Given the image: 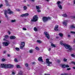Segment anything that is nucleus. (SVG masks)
I'll list each match as a JSON object with an SVG mask.
<instances>
[{
    "label": "nucleus",
    "instance_id": "obj_1",
    "mask_svg": "<svg viewBox=\"0 0 75 75\" xmlns=\"http://www.w3.org/2000/svg\"><path fill=\"white\" fill-rule=\"evenodd\" d=\"M13 67V65L11 64H1L0 65V68H12Z\"/></svg>",
    "mask_w": 75,
    "mask_h": 75
},
{
    "label": "nucleus",
    "instance_id": "obj_2",
    "mask_svg": "<svg viewBox=\"0 0 75 75\" xmlns=\"http://www.w3.org/2000/svg\"><path fill=\"white\" fill-rule=\"evenodd\" d=\"M7 13H8L9 14H13V11H11L10 8H8L7 9V11L6 10H5L4 11V15L6 17L8 18V16H7Z\"/></svg>",
    "mask_w": 75,
    "mask_h": 75
},
{
    "label": "nucleus",
    "instance_id": "obj_3",
    "mask_svg": "<svg viewBox=\"0 0 75 75\" xmlns=\"http://www.w3.org/2000/svg\"><path fill=\"white\" fill-rule=\"evenodd\" d=\"M38 20V16L37 15H35L34 16L33 19H31V21L33 22H35Z\"/></svg>",
    "mask_w": 75,
    "mask_h": 75
},
{
    "label": "nucleus",
    "instance_id": "obj_4",
    "mask_svg": "<svg viewBox=\"0 0 75 75\" xmlns=\"http://www.w3.org/2000/svg\"><path fill=\"white\" fill-rule=\"evenodd\" d=\"M7 42H2L3 45L4 46H8V44H9V42H8V40H7Z\"/></svg>",
    "mask_w": 75,
    "mask_h": 75
},
{
    "label": "nucleus",
    "instance_id": "obj_5",
    "mask_svg": "<svg viewBox=\"0 0 75 75\" xmlns=\"http://www.w3.org/2000/svg\"><path fill=\"white\" fill-rule=\"evenodd\" d=\"M46 63H47V64H48L47 65V66L50 67V64H52V62H51L49 61H50V59H46Z\"/></svg>",
    "mask_w": 75,
    "mask_h": 75
},
{
    "label": "nucleus",
    "instance_id": "obj_6",
    "mask_svg": "<svg viewBox=\"0 0 75 75\" xmlns=\"http://www.w3.org/2000/svg\"><path fill=\"white\" fill-rule=\"evenodd\" d=\"M44 34H45L46 37L48 39H49L50 38V35L48 34V32H45L44 33Z\"/></svg>",
    "mask_w": 75,
    "mask_h": 75
},
{
    "label": "nucleus",
    "instance_id": "obj_7",
    "mask_svg": "<svg viewBox=\"0 0 75 75\" xmlns=\"http://www.w3.org/2000/svg\"><path fill=\"white\" fill-rule=\"evenodd\" d=\"M64 47L66 48H67V49L69 48H71V46L70 45L66 44H65V45H64Z\"/></svg>",
    "mask_w": 75,
    "mask_h": 75
},
{
    "label": "nucleus",
    "instance_id": "obj_8",
    "mask_svg": "<svg viewBox=\"0 0 75 75\" xmlns=\"http://www.w3.org/2000/svg\"><path fill=\"white\" fill-rule=\"evenodd\" d=\"M42 20L43 22L45 23V22H46V21H47V17H44L43 18Z\"/></svg>",
    "mask_w": 75,
    "mask_h": 75
},
{
    "label": "nucleus",
    "instance_id": "obj_9",
    "mask_svg": "<svg viewBox=\"0 0 75 75\" xmlns=\"http://www.w3.org/2000/svg\"><path fill=\"white\" fill-rule=\"evenodd\" d=\"M54 29L55 31H58V25H56Z\"/></svg>",
    "mask_w": 75,
    "mask_h": 75
},
{
    "label": "nucleus",
    "instance_id": "obj_10",
    "mask_svg": "<svg viewBox=\"0 0 75 75\" xmlns=\"http://www.w3.org/2000/svg\"><path fill=\"white\" fill-rule=\"evenodd\" d=\"M67 21H65L63 22V24L64 26H67Z\"/></svg>",
    "mask_w": 75,
    "mask_h": 75
},
{
    "label": "nucleus",
    "instance_id": "obj_11",
    "mask_svg": "<svg viewBox=\"0 0 75 75\" xmlns=\"http://www.w3.org/2000/svg\"><path fill=\"white\" fill-rule=\"evenodd\" d=\"M16 38V36H11L10 37L11 40H14Z\"/></svg>",
    "mask_w": 75,
    "mask_h": 75
},
{
    "label": "nucleus",
    "instance_id": "obj_12",
    "mask_svg": "<svg viewBox=\"0 0 75 75\" xmlns=\"http://www.w3.org/2000/svg\"><path fill=\"white\" fill-rule=\"evenodd\" d=\"M38 60L39 61H41V62H43V60H42V57H39L38 58Z\"/></svg>",
    "mask_w": 75,
    "mask_h": 75
},
{
    "label": "nucleus",
    "instance_id": "obj_13",
    "mask_svg": "<svg viewBox=\"0 0 75 75\" xmlns=\"http://www.w3.org/2000/svg\"><path fill=\"white\" fill-rule=\"evenodd\" d=\"M60 44H61V45H64V46L65 44L63 43V41L61 40L60 41Z\"/></svg>",
    "mask_w": 75,
    "mask_h": 75
},
{
    "label": "nucleus",
    "instance_id": "obj_14",
    "mask_svg": "<svg viewBox=\"0 0 75 75\" xmlns=\"http://www.w3.org/2000/svg\"><path fill=\"white\" fill-rule=\"evenodd\" d=\"M23 73V71H20L19 72V74L17 75H22Z\"/></svg>",
    "mask_w": 75,
    "mask_h": 75
},
{
    "label": "nucleus",
    "instance_id": "obj_15",
    "mask_svg": "<svg viewBox=\"0 0 75 75\" xmlns=\"http://www.w3.org/2000/svg\"><path fill=\"white\" fill-rule=\"evenodd\" d=\"M70 28H75V26L74 25H71L70 26Z\"/></svg>",
    "mask_w": 75,
    "mask_h": 75
},
{
    "label": "nucleus",
    "instance_id": "obj_16",
    "mask_svg": "<svg viewBox=\"0 0 75 75\" xmlns=\"http://www.w3.org/2000/svg\"><path fill=\"white\" fill-rule=\"evenodd\" d=\"M21 45L22 46H23V45L24 46V47L25 46V43L24 42H21Z\"/></svg>",
    "mask_w": 75,
    "mask_h": 75
},
{
    "label": "nucleus",
    "instance_id": "obj_17",
    "mask_svg": "<svg viewBox=\"0 0 75 75\" xmlns=\"http://www.w3.org/2000/svg\"><path fill=\"white\" fill-rule=\"evenodd\" d=\"M33 51H34V50L33 49H31L29 50V52L30 53H33Z\"/></svg>",
    "mask_w": 75,
    "mask_h": 75
},
{
    "label": "nucleus",
    "instance_id": "obj_18",
    "mask_svg": "<svg viewBox=\"0 0 75 75\" xmlns=\"http://www.w3.org/2000/svg\"><path fill=\"white\" fill-rule=\"evenodd\" d=\"M58 7H59V8L60 9H62V6L61 5H58Z\"/></svg>",
    "mask_w": 75,
    "mask_h": 75
},
{
    "label": "nucleus",
    "instance_id": "obj_19",
    "mask_svg": "<svg viewBox=\"0 0 75 75\" xmlns=\"http://www.w3.org/2000/svg\"><path fill=\"white\" fill-rule=\"evenodd\" d=\"M62 16H63V17H67V15L65 13L62 15Z\"/></svg>",
    "mask_w": 75,
    "mask_h": 75
},
{
    "label": "nucleus",
    "instance_id": "obj_20",
    "mask_svg": "<svg viewBox=\"0 0 75 75\" xmlns=\"http://www.w3.org/2000/svg\"><path fill=\"white\" fill-rule=\"evenodd\" d=\"M16 21V20H13V19L11 20V23H14Z\"/></svg>",
    "mask_w": 75,
    "mask_h": 75
},
{
    "label": "nucleus",
    "instance_id": "obj_21",
    "mask_svg": "<svg viewBox=\"0 0 75 75\" xmlns=\"http://www.w3.org/2000/svg\"><path fill=\"white\" fill-rule=\"evenodd\" d=\"M5 1L6 6H8V1L7 0H5Z\"/></svg>",
    "mask_w": 75,
    "mask_h": 75
},
{
    "label": "nucleus",
    "instance_id": "obj_22",
    "mask_svg": "<svg viewBox=\"0 0 75 75\" xmlns=\"http://www.w3.org/2000/svg\"><path fill=\"white\" fill-rule=\"evenodd\" d=\"M36 9H37L38 10H39L40 9V6H36Z\"/></svg>",
    "mask_w": 75,
    "mask_h": 75
},
{
    "label": "nucleus",
    "instance_id": "obj_23",
    "mask_svg": "<svg viewBox=\"0 0 75 75\" xmlns=\"http://www.w3.org/2000/svg\"><path fill=\"white\" fill-rule=\"evenodd\" d=\"M24 46H20V49H21V50H23V47H24Z\"/></svg>",
    "mask_w": 75,
    "mask_h": 75
},
{
    "label": "nucleus",
    "instance_id": "obj_24",
    "mask_svg": "<svg viewBox=\"0 0 75 75\" xmlns=\"http://www.w3.org/2000/svg\"><path fill=\"white\" fill-rule=\"evenodd\" d=\"M62 68H65V64H63L62 65Z\"/></svg>",
    "mask_w": 75,
    "mask_h": 75
},
{
    "label": "nucleus",
    "instance_id": "obj_25",
    "mask_svg": "<svg viewBox=\"0 0 75 75\" xmlns=\"http://www.w3.org/2000/svg\"><path fill=\"white\" fill-rule=\"evenodd\" d=\"M59 35L61 37H62L63 36V34H62V33H60L59 34Z\"/></svg>",
    "mask_w": 75,
    "mask_h": 75
},
{
    "label": "nucleus",
    "instance_id": "obj_26",
    "mask_svg": "<svg viewBox=\"0 0 75 75\" xmlns=\"http://www.w3.org/2000/svg\"><path fill=\"white\" fill-rule=\"evenodd\" d=\"M57 4H58V5H60V4H61V2L59 1L57 2Z\"/></svg>",
    "mask_w": 75,
    "mask_h": 75
},
{
    "label": "nucleus",
    "instance_id": "obj_27",
    "mask_svg": "<svg viewBox=\"0 0 75 75\" xmlns=\"http://www.w3.org/2000/svg\"><path fill=\"white\" fill-rule=\"evenodd\" d=\"M25 16H29V14L28 13H26L24 14Z\"/></svg>",
    "mask_w": 75,
    "mask_h": 75
},
{
    "label": "nucleus",
    "instance_id": "obj_28",
    "mask_svg": "<svg viewBox=\"0 0 75 75\" xmlns=\"http://www.w3.org/2000/svg\"><path fill=\"white\" fill-rule=\"evenodd\" d=\"M12 72L13 75H15V74H16V72H14V71H12Z\"/></svg>",
    "mask_w": 75,
    "mask_h": 75
},
{
    "label": "nucleus",
    "instance_id": "obj_29",
    "mask_svg": "<svg viewBox=\"0 0 75 75\" xmlns=\"http://www.w3.org/2000/svg\"><path fill=\"white\" fill-rule=\"evenodd\" d=\"M8 38V36L7 35H6L5 36V38H6V39H7V38Z\"/></svg>",
    "mask_w": 75,
    "mask_h": 75
},
{
    "label": "nucleus",
    "instance_id": "obj_30",
    "mask_svg": "<svg viewBox=\"0 0 75 75\" xmlns=\"http://www.w3.org/2000/svg\"><path fill=\"white\" fill-rule=\"evenodd\" d=\"M51 46H53V47H56L55 45H54V44H52V43L51 44Z\"/></svg>",
    "mask_w": 75,
    "mask_h": 75
},
{
    "label": "nucleus",
    "instance_id": "obj_31",
    "mask_svg": "<svg viewBox=\"0 0 75 75\" xmlns=\"http://www.w3.org/2000/svg\"><path fill=\"white\" fill-rule=\"evenodd\" d=\"M69 49V50H68V51H71V50H72V48L71 47H70L69 48H68Z\"/></svg>",
    "mask_w": 75,
    "mask_h": 75
},
{
    "label": "nucleus",
    "instance_id": "obj_32",
    "mask_svg": "<svg viewBox=\"0 0 75 75\" xmlns=\"http://www.w3.org/2000/svg\"><path fill=\"white\" fill-rule=\"evenodd\" d=\"M37 42H38L39 43H41V41L40 40H37Z\"/></svg>",
    "mask_w": 75,
    "mask_h": 75
},
{
    "label": "nucleus",
    "instance_id": "obj_33",
    "mask_svg": "<svg viewBox=\"0 0 75 75\" xmlns=\"http://www.w3.org/2000/svg\"><path fill=\"white\" fill-rule=\"evenodd\" d=\"M23 8L25 10L27 9V8L26 6H24V7H23Z\"/></svg>",
    "mask_w": 75,
    "mask_h": 75
},
{
    "label": "nucleus",
    "instance_id": "obj_34",
    "mask_svg": "<svg viewBox=\"0 0 75 75\" xmlns=\"http://www.w3.org/2000/svg\"><path fill=\"white\" fill-rule=\"evenodd\" d=\"M65 68H69V66L68 64L65 65Z\"/></svg>",
    "mask_w": 75,
    "mask_h": 75
},
{
    "label": "nucleus",
    "instance_id": "obj_35",
    "mask_svg": "<svg viewBox=\"0 0 75 75\" xmlns=\"http://www.w3.org/2000/svg\"><path fill=\"white\" fill-rule=\"evenodd\" d=\"M16 50H17V51H19V50H20V49H19V48L18 47H16Z\"/></svg>",
    "mask_w": 75,
    "mask_h": 75
},
{
    "label": "nucleus",
    "instance_id": "obj_36",
    "mask_svg": "<svg viewBox=\"0 0 75 75\" xmlns=\"http://www.w3.org/2000/svg\"><path fill=\"white\" fill-rule=\"evenodd\" d=\"M71 33V34H75V32L74 31H70Z\"/></svg>",
    "mask_w": 75,
    "mask_h": 75
},
{
    "label": "nucleus",
    "instance_id": "obj_37",
    "mask_svg": "<svg viewBox=\"0 0 75 75\" xmlns=\"http://www.w3.org/2000/svg\"><path fill=\"white\" fill-rule=\"evenodd\" d=\"M36 50H40V49H39V48H38V47H36L35 48Z\"/></svg>",
    "mask_w": 75,
    "mask_h": 75
},
{
    "label": "nucleus",
    "instance_id": "obj_38",
    "mask_svg": "<svg viewBox=\"0 0 75 75\" xmlns=\"http://www.w3.org/2000/svg\"><path fill=\"white\" fill-rule=\"evenodd\" d=\"M34 30L35 31H37V29L36 28H34Z\"/></svg>",
    "mask_w": 75,
    "mask_h": 75
},
{
    "label": "nucleus",
    "instance_id": "obj_39",
    "mask_svg": "<svg viewBox=\"0 0 75 75\" xmlns=\"http://www.w3.org/2000/svg\"><path fill=\"white\" fill-rule=\"evenodd\" d=\"M25 66H26V67H28V64H25Z\"/></svg>",
    "mask_w": 75,
    "mask_h": 75
},
{
    "label": "nucleus",
    "instance_id": "obj_40",
    "mask_svg": "<svg viewBox=\"0 0 75 75\" xmlns=\"http://www.w3.org/2000/svg\"><path fill=\"white\" fill-rule=\"evenodd\" d=\"M64 61L65 62H67V59L64 58Z\"/></svg>",
    "mask_w": 75,
    "mask_h": 75
},
{
    "label": "nucleus",
    "instance_id": "obj_41",
    "mask_svg": "<svg viewBox=\"0 0 75 75\" xmlns=\"http://www.w3.org/2000/svg\"><path fill=\"white\" fill-rule=\"evenodd\" d=\"M47 21H48V20H51V18L50 17H47Z\"/></svg>",
    "mask_w": 75,
    "mask_h": 75
},
{
    "label": "nucleus",
    "instance_id": "obj_42",
    "mask_svg": "<svg viewBox=\"0 0 75 75\" xmlns=\"http://www.w3.org/2000/svg\"><path fill=\"white\" fill-rule=\"evenodd\" d=\"M71 57H75V55L73 54H71Z\"/></svg>",
    "mask_w": 75,
    "mask_h": 75
},
{
    "label": "nucleus",
    "instance_id": "obj_43",
    "mask_svg": "<svg viewBox=\"0 0 75 75\" xmlns=\"http://www.w3.org/2000/svg\"><path fill=\"white\" fill-rule=\"evenodd\" d=\"M16 67H17V68H20V65H17L16 66Z\"/></svg>",
    "mask_w": 75,
    "mask_h": 75
},
{
    "label": "nucleus",
    "instance_id": "obj_44",
    "mask_svg": "<svg viewBox=\"0 0 75 75\" xmlns=\"http://www.w3.org/2000/svg\"><path fill=\"white\" fill-rule=\"evenodd\" d=\"M14 61L15 62H17V59H15Z\"/></svg>",
    "mask_w": 75,
    "mask_h": 75
},
{
    "label": "nucleus",
    "instance_id": "obj_45",
    "mask_svg": "<svg viewBox=\"0 0 75 75\" xmlns=\"http://www.w3.org/2000/svg\"><path fill=\"white\" fill-rule=\"evenodd\" d=\"M24 16H25V15L24 14H22L21 15V17H24Z\"/></svg>",
    "mask_w": 75,
    "mask_h": 75
},
{
    "label": "nucleus",
    "instance_id": "obj_46",
    "mask_svg": "<svg viewBox=\"0 0 75 75\" xmlns=\"http://www.w3.org/2000/svg\"><path fill=\"white\" fill-rule=\"evenodd\" d=\"M71 18H75V16H72Z\"/></svg>",
    "mask_w": 75,
    "mask_h": 75
},
{
    "label": "nucleus",
    "instance_id": "obj_47",
    "mask_svg": "<svg viewBox=\"0 0 75 75\" xmlns=\"http://www.w3.org/2000/svg\"><path fill=\"white\" fill-rule=\"evenodd\" d=\"M71 68H69L67 69V71H69V70H71Z\"/></svg>",
    "mask_w": 75,
    "mask_h": 75
},
{
    "label": "nucleus",
    "instance_id": "obj_48",
    "mask_svg": "<svg viewBox=\"0 0 75 75\" xmlns=\"http://www.w3.org/2000/svg\"><path fill=\"white\" fill-rule=\"evenodd\" d=\"M37 11L38 12V13H40V12H41V10H38Z\"/></svg>",
    "mask_w": 75,
    "mask_h": 75
},
{
    "label": "nucleus",
    "instance_id": "obj_49",
    "mask_svg": "<svg viewBox=\"0 0 75 75\" xmlns=\"http://www.w3.org/2000/svg\"><path fill=\"white\" fill-rule=\"evenodd\" d=\"M8 33L9 35H10V34H11V32H10V31H8Z\"/></svg>",
    "mask_w": 75,
    "mask_h": 75
},
{
    "label": "nucleus",
    "instance_id": "obj_50",
    "mask_svg": "<svg viewBox=\"0 0 75 75\" xmlns=\"http://www.w3.org/2000/svg\"><path fill=\"white\" fill-rule=\"evenodd\" d=\"M2 61H5V59L4 58H3L2 59Z\"/></svg>",
    "mask_w": 75,
    "mask_h": 75
},
{
    "label": "nucleus",
    "instance_id": "obj_51",
    "mask_svg": "<svg viewBox=\"0 0 75 75\" xmlns=\"http://www.w3.org/2000/svg\"><path fill=\"white\" fill-rule=\"evenodd\" d=\"M2 6H3V4H1L0 5V8H1Z\"/></svg>",
    "mask_w": 75,
    "mask_h": 75
},
{
    "label": "nucleus",
    "instance_id": "obj_52",
    "mask_svg": "<svg viewBox=\"0 0 75 75\" xmlns=\"http://www.w3.org/2000/svg\"><path fill=\"white\" fill-rule=\"evenodd\" d=\"M72 64H74V65H75V62H72Z\"/></svg>",
    "mask_w": 75,
    "mask_h": 75
},
{
    "label": "nucleus",
    "instance_id": "obj_53",
    "mask_svg": "<svg viewBox=\"0 0 75 75\" xmlns=\"http://www.w3.org/2000/svg\"><path fill=\"white\" fill-rule=\"evenodd\" d=\"M23 30H26L27 29L25 28H23Z\"/></svg>",
    "mask_w": 75,
    "mask_h": 75
},
{
    "label": "nucleus",
    "instance_id": "obj_54",
    "mask_svg": "<svg viewBox=\"0 0 75 75\" xmlns=\"http://www.w3.org/2000/svg\"><path fill=\"white\" fill-rule=\"evenodd\" d=\"M48 51H51V48H49L48 49Z\"/></svg>",
    "mask_w": 75,
    "mask_h": 75
},
{
    "label": "nucleus",
    "instance_id": "obj_55",
    "mask_svg": "<svg viewBox=\"0 0 75 75\" xmlns=\"http://www.w3.org/2000/svg\"><path fill=\"white\" fill-rule=\"evenodd\" d=\"M57 62H61V61H60V60H58L57 61Z\"/></svg>",
    "mask_w": 75,
    "mask_h": 75
},
{
    "label": "nucleus",
    "instance_id": "obj_56",
    "mask_svg": "<svg viewBox=\"0 0 75 75\" xmlns=\"http://www.w3.org/2000/svg\"><path fill=\"white\" fill-rule=\"evenodd\" d=\"M31 1H32V2H34V1H35V0H30Z\"/></svg>",
    "mask_w": 75,
    "mask_h": 75
},
{
    "label": "nucleus",
    "instance_id": "obj_57",
    "mask_svg": "<svg viewBox=\"0 0 75 75\" xmlns=\"http://www.w3.org/2000/svg\"><path fill=\"white\" fill-rule=\"evenodd\" d=\"M73 4H75V0L74 1H73Z\"/></svg>",
    "mask_w": 75,
    "mask_h": 75
},
{
    "label": "nucleus",
    "instance_id": "obj_58",
    "mask_svg": "<svg viewBox=\"0 0 75 75\" xmlns=\"http://www.w3.org/2000/svg\"><path fill=\"white\" fill-rule=\"evenodd\" d=\"M68 37H71V35H68Z\"/></svg>",
    "mask_w": 75,
    "mask_h": 75
},
{
    "label": "nucleus",
    "instance_id": "obj_59",
    "mask_svg": "<svg viewBox=\"0 0 75 75\" xmlns=\"http://www.w3.org/2000/svg\"><path fill=\"white\" fill-rule=\"evenodd\" d=\"M17 11H20V9H17Z\"/></svg>",
    "mask_w": 75,
    "mask_h": 75
},
{
    "label": "nucleus",
    "instance_id": "obj_60",
    "mask_svg": "<svg viewBox=\"0 0 75 75\" xmlns=\"http://www.w3.org/2000/svg\"><path fill=\"white\" fill-rule=\"evenodd\" d=\"M32 64H35V62H33L32 63Z\"/></svg>",
    "mask_w": 75,
    "mask_h": 75
},
{
    "label": "nucleus",
    "instance_id": "obj_61",
    "mask_svg": "<svg viewBox=\"0 0 75 75\" xmlns=\"http://www.w3.org/2000/svg\"><path fill=\"white\" fill-rule=\"evenodd\" d=\"M10 56V54H8V57H9Z\"/></svg>",
    "mask_w": 75,
    "mask_h": 75
},
{
    "label": "nucleus",
    "instance_id": "obj_62",
    "mask_svg": "<svg viewBox=\"0 0 75 75\" xmlns=\"http://www.w3.org/2000/svg\"><path fill=\"white\" fill-rule=\"evenodd\" d=\"M64 75H68V74H67V73H64Z\"/></svg>",
    "mask_w": 75,
    "mask_h": 75
},
{
    "label": "nucleus",
    "instance_id": "obj_63",
    "mask_svg": "<svg viewBox=\"0 0 75 75\" xmlns=\"http://www.w3.org/2000/svg\"><path fill=\"white\" fill-rule=\"evenodd\" d=\"M28 69H30V67H28Z\"/></svg>",
    "mask_w": 75,
    "mask_h": 75
},
{
    "label": "nucleus",
    "instance_id": "obj_64",
    "mask_svg": "<svg viewBox=\"0 0 75 75\" xmlns=\"http://www.w3.org/2000/svg\"><path fill=\"white\" fill-rule=\"evenodd\" d=\"M73 69H75V67H73Z\"/></svg>",
    "mask_w": 75,
    "mask_h": 75
}]
</instances>
